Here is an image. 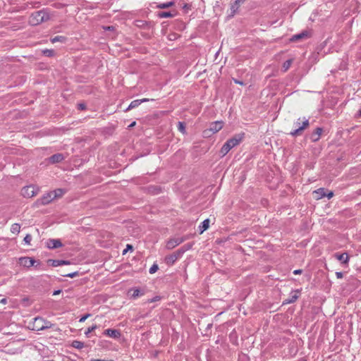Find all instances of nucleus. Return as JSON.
Listing matches in <instances>:
<instances>
[{"mask_svg": "<svg viewBox=\"0 0 361 361\" xmlns=\"http://www.w3.org/2000/svg\"><path fill=\"white\" fill-rule=\"evenodd\" d=\"M293 126L296 128L290 133L293 137L301 135L303 131L310 126L309 119L305 117H300L294 122Z\"/></svg>", "mask_w": 361, "mask_h": 361, "instance_id": "nucleus-1", "label": "nucleus"}, {"mask_svg": "<svg viewBox=\"0 0 361 361\" xmlns=\"http://www.w3.org/2000/svg\"><path fill=\"white\" fill-rule=\"evenodd\" d=\"M52 324L42 317H35L33 323V329L36 331H42L49 329L52 326Z\"/></svg>", "mask_w": 361, "mask_h": 361, "instance_id": "nucleus-2", "label": "nucleus"}, {"mask_svg": "<svg viewBox=\"0 0 361 361\" xmlns=\"http://www.w3.org/2000/svg\"><path fill=\"white\" fill-rule=\"evenodd\" d=\"M49 15L44 11H39L32 14L30 22L33 24H39L49 19Z\"/></svg>", "mask_w": 361, "mask_h": 361, "instance_id": "nucleus-3", "label": "nucleus"}, {"mask_svg": "<svg viewBox=\"0 0 361 361\" xmlns=\"http://www.w3.org/2000/svg\"><path fill=\"white\" fill-rule=\"evenodd\" d=\"M223 128V122L214 121L209 124V127L204 130L203 133L204 137H210L212 135L219 132Z\"/></svg>", "mask_w": 361, "mask_h": 361, "instance_id": "nucleus-4", "label": "nucleus"}, {"mask_svg": "<svg viewBox=\"0 0 361 361\" xmlns=\"http://www.w3.org/2000/svg\"><path fill=\"white\" fill-rule=\"evenodd\" d=\"M18 262L21 266L26 268H30L31 267L38 268L41 264V262L39 261H37L35 259L29 257H20Z\"/></svg>", "mask_w": 361, "mask_h": 361, "instance_id": "nucleus-5", "label": "nucleus"}, {"mask_svg": "<svg viewBox=\"0 0 361 361\" xmlns=\"http://www.w3.org/2000/svg\"><path fill=\"white\" fill-rule=\"evenodd\" d=\"M184 254V250L183 249H178L174 252L171 255H166L165 257L164 261L165 262L169 265H173L178 259H180L183 255Z\"/></svg>", "mask_w": 361, "mask_h": 361, "instance_id": "nucleus-6", "label": "nucleus"}, {"mask_svg": "<svg viewBox=\"0 0 361 361\" xmlns=\"http://www.w3.org/2000/svg\"><path fill=\"white\" fill-rule=\"evenodd\" d=\"M38 190H36L33 185L23 187L21 190V195L24 197L30 198L37 194Z\"/></svg>", "mask_w": 361, "mask_h": 361, "instance_id": "nucleus-7", "label": "nucleus"}, {"mask_svg": "<svg viewBox=\"0 0 361 361\" xmlns=\"http://www.w3.org/2000/svg\"><path fill=\"white\" fill-rule=\"evenodd\" d=\"M52 193L51 192L44 194L41 198L37 200L35 202V204L39 205H46L50 203L53 200Z\"/></svg>", "mask_w": 361, "mask_h": 361, "instance_id": "nucleus-8", "label": "nucleus"}, {"mask_svg": "<svg viewBox=\"0 0 361 361\" xmlns=\"http://www.w3.org/2000/svg\"><path fill=\"white\" fill-rule=\"evenodd\" d=\"M185 240V238H183V237L172 238L167 241L166 247L167 249L171 250V249L174 248L175 247H176L177 245L183 243Z\"/></svg>", "mask_w": 361, "mask_h": 361, "instance_id": "nucleus-9", "label": "nucleus"}, {"mask_svg": "<svg viewBox=\"0 0 361 361\" xmlns=\"http://www.w3.org/2000/svg\"><path fill=\"white\" fill-rule=\"evenodd\" d=\"M244 137V134H237L235 135L233 137L228 139L227 142L230 145V146L233 148L238 145H239Z\"/></svg>", "mask_w": 361, "mask_h": 361, "instance_id": "nucleus-10", "label": "nucleus"}, {"mask_svg": "<svg viewBox=\"0 0 361 361\" xmlns=\"http://www.w3.org/2000/svg\"><path fill=\"white\" fill-rule=\"evenodd\" d=\"M334 257L341 262L342 264H348L350 257L347 252L339 253L336 252L334 255Z\"/></svg>", "mask_w": 361, "mask_h": 361, "instance_id": "nucleus-11", "label": "nucleus"}, {"mask_svg": "<svg viewBox=\"0 0 361 361\" xmlns=\"http://www.w3.org/2000/svg\"><path fill=\"white\" fill-rule=\"evenodd\" d=\"M104 335L109 336L113 338H119L121 336L120 330L114 329H107L104 330Z\"/></svg>", "mask_w": 361, "mask_h": 361, "instance_id": "nucleus-12", "label": "nucleus"}, {"mask_svg": "<svg viewBox=\"0 0 361 361\" xmlns=\"http://www.w3.org/2000/svg\"><path fill=\"white\" fill-rule=\"evenodd\" d=\"M310 36V32L307 30H303L302 32L299 34L294 35L290 39L291 42H296L303 39L308 38Z\"/></svg>", "mask_w": 361, "mask_h": 361, "instance_id": "nucleus-13", "label": "nucleus"}, {"mask_svg": "<svg viewBox=\"0 0 361 361\" xmlns=\"http://www.w3.org/2000/svg\"><path fill=\"white\" fill-rule=\"evenodd\" d=\"M322 133L323 128L318 127L310 135V139L312 142H317L320 139Z\"/></svg>", "mask_w": 361, "mask_h": 361, "instance_id": "nucleus-14", "label": "nucleus"}, {"mask_svg": "<svg viewBox=\"0 0 361 361\" xmlns=\"http://www.w3.org/2000/svg\"><path fill=\"white\" fill-rule=\"evenodd\" d=\"M47 245L49 249H55L62 246V243L59 239H49L47 242Z\"/></svg>", "mask_w": 361, "mask_h": 361, "instance_id": "nucleus-15", "label": "nucleus"}, {"mask_svg": "<svg viewBox=\"0 0 361 361\" xmlns=\"http://www.w3.org/2000/svg\"><path fill=\"white\" fill-rule=\"evenodd\" d=\"M47 263L49 265H51L52 267H59L61 265L70 264L69 261L59 259H48Z\"/></svg>", "mask_w": 361, "mask_h": 361, "instance_id": "nucleus-16", "label": "nucleus"}, {"mask_svg": "<svg viewBox=\"0 0 361 361\" xmlns=\"http://www.w3.org/2000/svg\"><path fill=\"white\" fill-rule=\"evenodd\" d=\"M300 290H296L294 292L291 293L289 298L286 300V304L293 303L295 302L299 298Z\"/></svg>", "mask_w": 361, "mask_h": 361, "instance_id": "nucleus-17", "label": "nucleus"}, {"mask_svg": "<svg viewBox=\"0 0 361 361\" xmlns=\"http://www.w3.org/2000/svg\"><path fill=\"white\" fill-rule=\"evenodd\" d=\"M149 101V99H147V98H145V99H135V100H133L130 102V105L128 106L127 110H130V109H134L137 106H138L140 104H141L143 102H148Z\"/></svg>", "mask_w": 361, "mask_h": 361, "instance_id": "nucleus-18", "label": "nucleus"}, {"mask_svg": "<svg viewBox=\"0 0 361 361\" xmlns=\"http://www.w3.org/2000/svg\"><path fill=\"white\" fill-rule=\"evenodd\" d=\"M64 159V157L62 154H55L52 156H51L49 157V161L51 163V164H56V163H59L61 162V161H63Z\"/></svg>", "mask_w": 361, "mask_h": 361, "instance_id": "nucleus-19", "label": "nucleus"}, {"mask_svg": "<svg viewBox=\"0 0 361 361\" xmlns=\"http://www.w3.org/2000/svg\"><path fill=\"white\" fill-rule=\"evenodd\" d=\"M130 291L133 292L132 294V296H131L132 298H133V299H135L140 296L145 295V290H140L138 288H133L129 290V292H130Z\"/></svg>", "mask_w": 361, "mask_h": 361, "instance_id": "nucleus-20", "label": "nucleus"}, {"mask_svg": "<svg viewBox=\"0 0 361 361\" xmlns=\"http://www.w3.org/2000/svg\"><path fill=\"white\" fill-rule=\"evenodd\" d=\"M245 0H235L231 6V16H233L238 11L240 3H243Z\"/></svg>", "mask_w": 361, "mask_h": 361, "instance_id": "nucleus-21", "label": "nucleus"}, {"mask_svg": "<svg viewBox=\"0 0 361 361\" xmlns=\"http://www.w3.org/2000/svg\"><path fill=\"white\" fill-rule=\"evenodd\" d=\"M209 226V219H207L204 220L202 224L199 226V231L200 233L202 234L204 231L208 229Z\"/></svg>", "mask_w": 361, "mask_h": 361, "instance_id": "nucleus-22", "label": "nucleus"}, {"mask_svg": "<svg viewBox=\"0 0 361 361\" xmlns=\"http://www.w3.org/2000/svg\"><path fill=\"white\" fill-rule=\"evenodd\" d=\"M314 193L315 194L314 197L317 200L326 197V191H325L324 188H319L317 190H314Z\"/></svg>", "mask_w": 361, "mask_h": 361, "instance_id": "nucleus-23", "label": "nucleus"}, {"mask_svg": "<svg viewBox=\"0 0 361 361\" xmlns=\"http://www.w3.org/2000/svg\"><path fill=\"white\" fill-rule=\"evenodd\" d=\"M232 147L230 146V145L227 142V141L222 146L220 153L221 154V156H225L231 149Z\"/></svg>", "mask_w": 361, "mask_h": 361, "instance_id": "nucleus-24", "label": "nucleus"}, {"mask_svg": "<svg viewBox=\"0 0 361 361\" xmlns=\"http://www.w3.org/2000/svg\"><path fill=\"white\" fill-rule=\"evenodd\" d=\"M157 16L161 18H166L173 17L174 14L170 11H161L158 13Z\"/></svg>", "mask_w": 361, "mask_h": 361, "instance_id": "nucleus-25", "label": "nucleus"}, {"mask_svg": "<svg viewBox=\"0 0 361 361\" xmlns=\"http://www.w3.org/2000/svg\"><path fill=\"white\" fill-rule=\"evenodd\" d=\"M174 4H175V2L173 1H171L169 2H166V3L159 4L157 5V7L159 8L164 9V8H167L171 6H173Z\"/></svg>", "mask_w": 361, "mask_h": 361, "instance_id": "nucleus-26", "label": "nucleus"}, {"mask_svg": "<svg viewBox=\"0 0 361 361\" xmlns=\"http://www.w3.org/2000/svg\"><path fill=\"white\" fill-rule=\"evenodd\" d=\"M51 193L53 194L52 196L54 200L57 197H61L63 195L64 192L62 189H56L54 191H51Z\"/></svg>", "mask_w": 361, "mask_h": 361, "instance_id": "nucleus-27", "label": "nucleus"}, {"mask_svg": "<svg viewBox=\"0 0 361 361\" xmlns=\"http://www.w3.org/2000/svg\"><path fill=\"white\" fill-rule=\"evenodd\" d=\"M71 346L77 349H82L84 347V343L75 340L72 342Z\"/></svg>", "mask_w": 361, "mask_h": 361, "instance_id": "nucleus-28", "label": "nucleus"}, {"mask_svg": "<svg viewBox=\"0 0 361 361\" xmlns=\"http://www.w3.org/2000/svg\"><path fill=\"white\" fill-rule=\"evenodd\" d=\"M178 130L183 134H186L185 123L184 122L179 121L178 123Z\"/></svg>", "mask_w": 361, "mask_h": 361, "instance_id": "nucleus-29", "label": "nucleus"}, {"mask_svg": "<svg viewBox=\"0 0 361 361\" xmlns=\"http://www.w3.org/2000/svg\"><path fill=\"white\" fill-rule=\"evenodd\" d=\"M20 224H13L11 226V233H13L14 234H18L20 232Z\"/></svg>", "mask_w": 361, "mask_h": 361, "instance_id": "nucleus-30", "label": "nucleus"}, {"mask_svg": "<svg viewBox=\"0 0 361 361\" xmlns=\"http://www.w3.org/2000/svg\"><path fill=\"white\" fill-rule=\"evenodd\" d=\"M66 38L63 36H56L53 38H51V41L52 43H55L56 42H64L66 41Z\"/></svg>", "mask_w": 361, "mask_h": 361, "instance_id": "nucleus-31", "label": "nucleus"}, {"mask_svg": "<svg viewBox=\"0 0 361 361\" xmlns=\"http://www.w3.org/2000/svg\"><path fill=\"white\" fill-rule=\"evenodd\" d=\"M292 62H293L292 59H288L283 63V67H282L283 71H287L289 69V68L290 67V66L292 64Z\"/></svg>", "mask_w": 361, "mask_h": 361, "instance_id": "nucleus-32", "label": "nucleus"}, {"mask_svg": "<svg viewBox=\"0 0 361 361\" xmlns=\"http://www.w3.org/2000/svg\"><path fill=\"white\" fill-rule=\"evenodd\" d=\"M80 275L78 271H74L69 274H63V276L69 277V278H74L76 276H78Z\"/></svg>", "mask_w": 361, "mask_h": 361, "instance_id": "nucleus-33", "label": "nucleus"}, {"mask_svg": "<svg viewBox=\"0 0 361 361\" xmlns=\"http://www.w3.org/2000/svg\"><path fill=\"white\" fill-rule=\"evenodd\" d=\"M158 269H159L158 265L157 264H154L150 267L149 272V274H154Z\"/></svg>", "mask_w": 361, "mask_h": 361, "instance_id": "nucleus-34", "label": "nucleus"}, {"mask_svg": "<svg viewBox=\"0 0 361 361\" xmlns=\"http://www.w3.org/2000/svg\"><path fill=\"white\" fill-rule=\"evenodd\" d=\"M97 328V326L96 324L92 325V326L89 327L85 332V334L88 336L89 334H90L92 331L96 329Z\"/></svg>", "mask_w": 361, "mask_h": 361, "instance_id": "nucleus-35", "label": "nucleus"}, {"mask_svg": "<svg viewBox=\"0 0 361 361\" xmlns=\"http://www.w3.org/2000/svg\"><path fill=\"white\" fill-rule=\"evenodd\" d=\"M43 53L47 56H52L54 55V50L52 49H45L43 51Z\"/></svg>", "mask_w": 361, "mask_h": 361, "instance_id": "nucleus-36", "label": "nucleus"}, {"mask_svg": "<svg viewBox=\"0 0 361 361\" xmlns=\"http://www.w3.org/2000/svg\"><path fill=\"white\" fill-rule=\"evenodd\" d=\"M23 240L26 244L30 245L32 240V235L30 234H27Z\"/></svg>", "mask_w": 361, "mask_h": 361, "instance_id": "nucleus-37", "label": "nucleus"}, {"mask_svg": "<svg viewBox=\"0 0 361 361\" xmlns=\"http://www.w3.org/2000/svg\"><path fill=\"white\" fill-rule=\"evenodd\" d=\"M160 300H161V297L157 295V296H155V297L148 300L147 302L152 303V302H154L159 301Z\"/></svg>", "mask_w": 361, "mask_h": 361, "instance_id": "nucleus-38", "label": "nucleus"}, {"mask_svg": "<svg viewBox=\"0 0 361 361\" xmlns=\"http://www.w3.org/2000/svg\"><path fill=\"white\" fill-rule=\"evenodd\" d=\"M192 247V245L190 244H185L183 247H180L179 249H183L184 250V253L190 250Z\"/></svg>", "mask_w": 361, "mask_h": 361, "instance_id": "nucleus-39", "label": "nucleus"}, {"mask_svg": "<svg viewBox=\"0 0 361 361\" xmlns=\"http://www.w3.org/2000/svg\"><path fill=\"white\" fill-rule=\"evenodd\" d=\"M78 109L79 110H85L86 109V104L84 103H80L78 104Z\"/></svg>", "mask_w": 361, "mask_h": 361, "instance_id": "nucleus-40", "label": "nucleus"}, {"mask_svg": "<svg viewBox=\"0 0 361 361\" xmlns=\"http://www.w3.org/2000/svg\"><path fill=\"white\" fill-rule=\"evenodd\" d=\"M90 316V314H86L85 315L82 316L80 319V322H84Z\"/></svg>", "mask_w": 361, "mask_h": 361, "instance_id": "nucleus-41", "label": "nucleus"}, {"mask_svg": "<svg viewBox=\"0 0 361 361\" xmlns=\"http://www.w3.org/2000/svg\"><path fill=\"white\" fill-rule=\"evenodd\" d=\"M133 247L131 245H127V247H126V249H125L123 251V255H125L128 250H133Z\"/></svg>", "mask_w": 361, "mask_h": 361, "instance_id": "nucleus-42", "label": "nucleus"}, {"mask_svg": "<svg viewBox=\"0 0 361 361\" xmlns=\"http://www.w3.org/2000/svg\"><path fill=\"white\" fill-rule=\"evenodd\" d=\"M336 276L338 279H342L343 276V274L341 271L336 272Z\"/></svg>", "mask_w": 361, "mask_h": 361, "instance_id": "nucleus-43", "label": "nucleus"}, {"mask_svg": "<svg viewBox=\"0 0 361 361\" xmlns=\"http://www.w3.org/2000/svg\"><path fill=\"white\" fill-rule=\"evenodd\" d=\"M334 196V192L332 191L329 192L327 194L326 193V197H328V199H331Z\"/></svg>", "mask_w": 361, "mask_h": 361, "instance_id": "nucleus-44", "label": "nucleus"}, {"mask_svg": "<svg viewBox=\"0 0 361 361\" xmlns=\"http://www.w3.org/2000/svg\"><path fill=\"white\" fill-rule=\"evenodd\" d=\"M233 82L235 84H239L240 85H244V82L243 81L238 80V79H233Z\"/></svg>", "mask_w": 361, "mask_h": 361, "instance_id": "nucleus-45", "label": "nucleus"}, {"mask_svg": "<svg viewBox=\"0 0 361 361\" xmlns=\"http://www.w3.org/2000/svg\"><path fill=\"white\" fill-rule=\"evenodd\" d=\"M90 361H114L113 360H101V359H92Z\"/></svg>", "mask_w": 361, "mask_h": 361, "instance_id": "nucleus-46", "label": "nucleus"}, {"mask_svg": "<svg viewBox=\"0 0 361 361\" xmlns=\"http://www.w3.org/2000/svg\"><path fill=\"white\" fill-rule=\"evenodd\" d=\"M61 293V290H56L54 291L53 295H56L60 294Z\"/></svg>", "mask_w": 361, "mask_h": 361, "instance_id": "nucleus-47", "label": "nucleus"}, {"mask_svg": "<svg viewBox=\"0 0 361 361\" xmlns=\"http://www.w3.org/2000/svg\"><path fill=\"white\" fill-rule=\"evenodd\" d=\"M302 273V270L301 269H296L295 271H293V274H301Z\"/></svg>", "mask_w": 361, "mask_h": 361, "instance_id": "nucleus-48", "label": "nucleus"}, {"mask_svg": "<svg viewBox=\"0 0 361 361\" xmlns=\"http://www.w3.org/2000/svg\"><path fill=\"white\" fill-rule=\"evenodd\" d=\"M105 29L107 30L112 31L114 30V27L113 26H108V27H105Z\"/></svg>", "mask_w": 361, "mask_h": 361, "instance_id": "nucleus-49", "label": "nucleus"}, {"mask_svg": "<svg viewBox=\"0 0 361 361\" xmlns=\"http://www.w3.org/2000/svg\"><path fill=\"white\" fill-rule=\"evenodd\" d=\"M0 302L3 304H6L7 300L6 298H3L2 300H1Z\"/></svg>", "mask_w": 361, "mask_h": 361, "instance_id": "nucleus-50", "label": "nucleus"}, {"mask_svg": "<svg viewBox=\"0 0 361 361\" xmlns=\"http://www.w3.org/2000/svg\"><path fill=\"white\" fill-rule=\"evenodd\" d=\"M357 116L361 117V109L357 111Z\"/></svg>", "mask_w": 361, "mask_h": 361, "instance_id": "nucleus-51", "label": "nucleus"}, {"mask_svg": "<svg viewBox=\"0 0 361 361\" xmlns=\"http://www.w3.org/2000/svg\"><path fill=\"white\" fill-rule=\"evenodd\" d=\"M138 23H140V24H137V26H142L144 24L142 21H138Z\"/></svg>", "mask_w": 361, "mask_h": 361, "instance_id": "nucleus-52", "label": "nucleus"}, {"mask_svg": "<svg viewBox=\"0 0 361 361\" xmlns=\"http://www.w3.org/2000/svg\"><path fill=\"white\" fill-rule=\"evenodd\" d=\"M298 361H307V360L305 359L304 357H302V358H300Z\"/></svg>", "mask_w": 361, "mask_h": 361, "instance_id": "nucleus-53", "label": "nucleus"}, {"mask_svg": "<svg viewBox=\"0 0 361 361\" xmlns=\"http://www.w3.org/2000/svg\"><path fill=\"white\" fill-rule=\"evenodd\" d=\"M135 122H133L130 126H134V125H135Z\"/></svg>", "mask_w": 361, "mask_h": 361, "instance_id": "nucleus-54", "label": "nucleus"}]
</instances>
